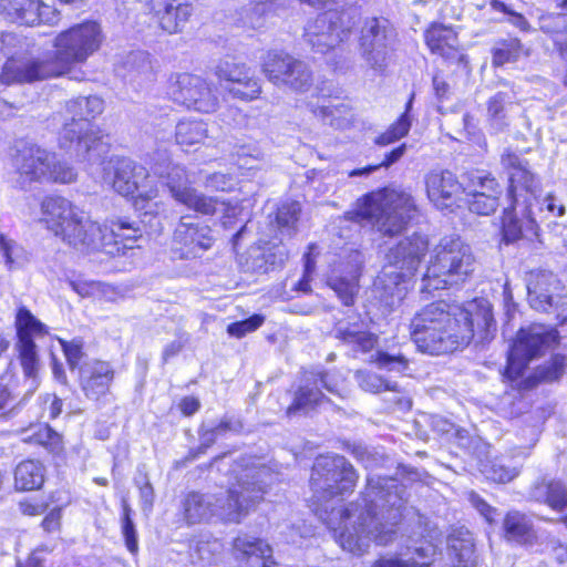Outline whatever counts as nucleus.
I'll return each instance as SVG.
<instances>
[{"mask_svg":"<svg viewBox=\"0 0 567 567\" xmlns=\"http://www.w3.org/2000/svg\"><path fill=\"white\" fill-rule=\"evenodd\" d=\"M297 58L282 50H269L261 58V72L277 87H284Z\"/></svg>","mask_w":567,"mask_h":567,"instance_id":"c9c22d12","label":"nucleus"},{"mask_svg":"<svg viewBox=\"0 0 567 567\" xmlns=\"http://www.w3.org/2000/svg\"><path fill=\"white\" fill-rule=\"evenodd\" d=\"M371 362L380 370L404 375L409 370V360L402 353H391L389 351L378 350L371 355Z\"/></svg>","mask_w":567,"mask_h":567,"instance_id":"09e8293b","label":"nucleus"},{"mask_svg":"<svg viewBox=\"0 0 567 567\" xmlns=\"http://www.w3.org/2000/svg\"><path fill=\"white\" fill-rule=\"evenodd\" d=\"M264 321H265L264 316L252 315L251 317H249L245 320L230 323L227 327V332L231 337L243 338L247 333L257 330L264 323Z\"/></svg>","mask_w":567,"mask_h":567,"instance_id":"e2e57ef3","label":"nucleus"},{"mask_svg":"<svg viewBox=\"0 0 567 567\" xmlns=\"http://www.w3.org/2000/svg\"><path fill=\"white\" fill-rule=\"evenodd\" d=\"M0 11L11 22L28 27L55 25L60 21V12L42 0H0Z\"/></svg>","mask_w":567,"mask_h":567,"instance_id":"412c9836","label":"nucleus"},{"mask_svg":"<svg viewBox=\"0 0 567 567\" xmlns=\"http://www.w3.org/2000/svg\"><path fill=\"white\" fill-rule=\"evenodd\" d=\"M429 199L440 209L451 207L463 193V185L450 171H432L425 176Z\"/></svg>","mask_w":567,"mask_h":567,"instance_id":"c85d7f7f","label":"nucleus"},{"mask_svg":"<svg viewBox=\"0 0 567 567\" xmlns=\"http://www.w3.org/2000/svg\"><path fill=\"white\" fill-rule=\"evenodd\" d=\"M475 257L458 236H447L435 246L421 279V292H432L464 282L474 271Z\"/></svg>","mask_w":567,"mask_h":567,"instance_id":"423d86ee","label":"nucleus"},{"mask_svg":"<svg viewBox=\"0 0 567 567\" xmlns=\"http://www.w3.org/2000/svg\"><path fill=\"white\" fill-rule=\"evenodd\" d=\"M449 546L458 557V561L462 564V567L474 566V544L471 537L463 540L451 538L449 540Z\"/></svg>","mask_w":567,"mask_h":567,"instance_id":"052dcab7","label":"nucleus"},{"mask_svg":"<svg viewBox=\"0 0 567 567\" xmlns=\"http://www.w3.org/2000/svg\"><path fill=\"white\" fill-rule=\"evenodd\" d=\"M153 169L177 203L203 215H214L216 212L225 209V202L205 196L189 185L185 167L167 162L166 164H155Z\"/></svg>","mask_w":567,"mask_h":567,"instance_id":"2eb2a0df","label":"nucleus"},{"mask_svg":"<svg viewBox=\"0 0 567 567\" xmlns=\"http://www.w3.org/2000/svg\"><path fill=\"white\" fill-rule=\"evenodd\" d=\"M102 42L100 25L94 21L75 24L59 33L54 40L58 70L62 73L72 64L84 62Z\"/></svg>","mask_w":567,"mask_h":567,"instance_id":"4468645a","label":"nucleus"},{"mask_svg":"<svg viewBox=\"0 0 567 567\" xmlns=\"http://www.w3.org/2000/svg\"><path fill=\"white\" fill-rule=\"evenodd\" d=\"M364 258L361 251L350 250L332 270L328 278V286L336 292L340 301L349 307L354 303L359 291V278L361 276Z\"/></svg>","mask_w":567,"mask_h":567,"instance_id":"6ab92c4d","label":"nucleus"},{"mask_svg":"<svg viewBox=\"0 0 567 567\" xmlns=\"http://www.w3.org/2000/svg\"><path fill=\"white\" fill-rule=\"evenodd\" d=\"M557 339L558 331L551 327L535 323L522 328L508 352L506 374L511 379L519 378L528 362L544 354Z\"/></svg>","mask_w":567,"mask_h":567,"instance_id":"dca6fc26","label":"nucleus"},{"mask_svg":"<svg viewBox=\"0 0 567 567\" xmlns=\"http://www.w3.org/2000/svg\"><path fill=\"white\" fill-rule=\"evenodd\" d=\"M158 27L168 34L182 32L195 12L194 0H148Z\"/></svg>","mask_w":567,"mask_h":567,"instance_id":"a878e982","label":"nucleus"},{"mask_svg":"<svg viewBox=\"0 0 567 567\" xmlns=\"http://www.w3.org/2000/svg\"><path fill=\"white\" fill-rule=\"evenodd\" d=\"M517 105L507 92H497L487 101V121L495 133L504 132L512 121V113Z\"/></svg>","mask_w":567,"mask_h":567,"instance_id":"e433bc0d","label":"nucleus"},{"mask_svg":"<svg viewBox=\"0 0 567 567\" xmlns=\"http://www.w3.org/2000/svg\"><path fill=\"white\" fill-rule=\"evenodd\" d=\"M117 73L137 87L152 82L155 73L151 54L141 50L130 52L117 68Z\"/></svg>","mask_w":567,"mask_h":567,"instance_id":"72a5a7b5","label":"nucleus"},{"mask_svg":"<svg viewBox=\"0 0 567 567\" xmlns=\"http://www.w3.org/2000/svg\"><path fill=\"white\" fill-rule=\"evenodd\" d=\"M134 484L140 489L142 509L144 512L152 511L155 499V493L147 474L138 470V475L135 476Z\"/></svg>","mask_w":567,"mask_h":567,"instance_id":"680f3d73","label":"nucleus"},{"mask_svg":"<svg viewBox=\"0 0 567 567\" xmlns=\"http://www.w3.org/2000/svg\"><path fill=\"white\" fill-rule=\"evenodd\" d=\"M502 165L509 171L508 196L516 202H518V197L530 200L536 212L538 225L545 223L550 217L556 218L565 214L564 204L554 195L548 194L543 199H539L540 182L529 169L527 161L507 151L502 155Z\"/></svg>","mask_w":567,"mask_h":567,"instance_id":"1a4fd4ad","label":"nucleus"},{"mask_svg":"<svg viewBox=\"0 0 567 567\" xmlns=\"http://www.w3.org/2000/svg\"><path fill=\"white\" fill-rule=\"evenodd\" d=\"M207 123L203 120H182L177 123L175 137L177 144L182 146H193L200 144L207 137Z\"/></svg>","mask_w":567,"mask_h":567,"instance_id":"79ce46f5","label":"nucleus"},{"mask_svg":"<svg viewBox=\"0 0 567 567\" xmlns=\"http://www.w3.org/2000/svg\"><path fill=\"white\" fill-rule=\"evenodd\" d=\"M546 504L558 512H561L567 507V489L564 484L550 481L548 501Z\"/></svg>","mask_w":567,"mask_h":567,"instance_id":"0e129e2a","label":"nucleus"},{"mask_svg":"<svg viewBox=\"0 0 567 567\" xmlns=\"http://www.w3.org/2000/svg\"><path fill=\"white\" fill-rule=\"evenodd\" d=\"M19 388L13 374L4 373L0 377V411L14 406L16 399L22 392Z\"/></svg>","mask_w":567,"mask_h":567,"instance_id":"5fc2aeb1","label":"nucleus"},{"mask_svg":"<svg viewBox=\"0 0 567 567\" xmlns=\"http://www.w3.org/2000/svg\"><path fill=\"white\" fill-rule=\"evenodd\" d=\"M334 337L353 351L369 352L378 343V337L368 331L365 323L358 315L339 320L333 329Z\"/></svg>","mask_w":567,"mask_h":567,"instance_id":"2f4dec72","label":"nucleus"},{"mask_svg":"<svg viewBox=\"0 0 567 567\" xmlns=\"http://www.w3.org/2000/svg\"><path fill=\"white\" fill-rule=\"evenodd\" d=\"M357 381L359 386L371 393H380L382 391H391L399 393V386L396 382H391L382 378L381 375L370 371L357 372Z\"/></svg>","mask_w":567,"mask_h":567,"instance_id":"8fccbe9b","label":"nucleus"},{"mask_svg":"<svg viewBox=\"0 0 567 567\" xmlns=\"http://www.w3.org/2000/svg\"><path fill=\"white\" fill-rule=\"evenodd\" d=\"M416 212L412 196L403 190L383 188L365 195L357 214L383 236L403 233Z\"/></svg>","mask_w":567,"mask_h":567,"instance_id":"0eeeda50","label":"nucleus"},{"mask_svg":"<svg viewBox=\"0 0 567 567\" xmlns=\"http://www.w3.org/2000/svg\"><path fill=\"white\" fill-rule=\"evenodd\" d=\"M414 101V93L410 95L405 104L404 112L400 115V117L389 126V128L375 137L374 143L379 146H388L390 144L395 143L402 137L406 136L410 132L412 121L410 116V112L412 110Z\"/></svg>","mask_w":567,"mask_h":567,"instance_id":"a19ab883","label":"nucleus"},{"mask_svg":"<svg viewBox=\"0 0 567 567\" xmlns=\"http://www.w3.org/2000/svg\"><path fill=\"white\" fill-rule=\"evenodd\" d=\"M104 101L96 96H79L65 104V122L60 132V146L73 151L81 162L102 164L110 152L109 136L91 120L102 114Z\"/></svg>","mask_w":567,"mask_h":567,"instance_id":"20e7f679","label":"nucleus"},{"mask_svg":"<svg viewBox=\"0 0 567 567\" xmlns=\"http://www.w3.org/2000/svg\"><path fill=\"white\" fill-rule=\"evenodd\" d=\"M406 152V144L403 143L398 147L393 148L391 152L386 153L384 159L378 165H368L362 168H355L349 173L350 177H362L369 176L371 173L375 172L380 167H390L394 163H396Z\"/></svg>","mask_w":567,"mask_h":567,"instance_id":"4d7b16f0","label":"nucleus"},{"mask_svg":"<svg viewBox=\"0 0 567 567\" xmlns=\"http://www.w3.org/2000/svg\"><path fill=\"white\" fill-rule=\"evenodd\" d=\"M467 196L468 209L477 215H489L499 205V197L495 194L464 192Z\"/></svg>","mask_w":567,"mask_h":567,"instance_id":"603ef678","label":"nucleus"},{"mask_svg":"<svg viewBox=\"0 0 567 567\" xmlns=\"http://www.w3.org/2000/svg\"><path fill=\"white\" fill-rule=\"evenodd\" d=\"M62 74V70L51 63L33 58L27 53H13L8 58L0 73V81L6 85L31 83Z\"/></svg>","mask_w":567,"mask_h":567,"instance_id":"a211bd4d","label":"nucleus"},{"mask_svg":"<svg viewBox=\"0 0 567 567\" xmlns=\"http://www.w3.org/2000/svg\"><path fill=\"white\" fill-rule=\"evenodd\" d=\"M168 95L175 103L200 113H213L219 104L215 84L189 73L171 78Z\"/></svg>","mask_w":567,"mask_h":567,"instance_id":"f3484780","label":"nucleus"},{"mask_svg":"<svg viewBox=\"0 0 567 567\" xmlns=\"http://www.w3.org/2000/svg\"><path fill=\"white\" fill-rule=\"evenodd\" d=\"M16 328L18 338L16 348L19 352V360L24 374V382L21 386L23 388L24 400L27 396L32 395L40 384L38 377L39 355L33 336L44 334L47 331L45 326L25 307H21L18 310Z\"/></svg>","mask_w":567,"mask_h":567,"instance_id":"f8f14e48","label":"nucleus"},{"mask_svg":"<svg viewBox=\"0 0 567 567\" xmlns=\"http://www.w3.org/2000/svg\"><path fill=\"white\" fill-rule=\"evenodd\" d=\"M529 455L530 447H514L508 455L496 457L484 464L482 473L489 481L506 484L520 474L523 463Z\"/></svg>","mask_w":567,"mask_h":567,"instance_id":"c756f323","label":"nucleus"},{"mask_svg":"<svg viewBox=\"0 0 567 567\" xmlns=\"http://www.w3.org/2000/svg\"><path fill=\"white\" fill-rule=\"evenodd\" d=\"M372 567H429V565L419 563L413 558L403 559L399 556H392L378 559Z\"/></svg>","mask_w":567,"mask_h":567,"instance_id":"774afa93","label":"nucleus"},{"mask_svg":"<svg viewBox=\"0 0 567 567\" xmlns=\"http://www.w3.org/2000/svg\"><path fill=\"white\" fill-rule=\"evenodd\" d=\"M425 42L433 53L440 54L446 60L461 62L464 59V54L457 50V34L450 27L440 23L432 24L425 32Z\"/></svg>","mask_w":567,"mask_h":567,"instance_id":"f704fd0d","label":"nucleus"},{"mask_svg":"<svg viewBox=\"0 0 567 567\" xmlns=\"http://www.w3.org/2000/svg\"><path fill=\"white\" fill-rule=\"evenodd\" d=\"M322 389L342 400L350 398V390L339 373L324 370L305 372L301 384L286 411L287 415L307 414L324 403L332 404L322 393Z\"/></svg>","mask_w":567,"mask_h":567,"instance_id":"9d476101","label":"nucleus"},{"mask_svg":"<svg viewBox=\"0 0 567 567\" xmlns=\"http://www.w3.org/2000/svg\"><path fill=\"white\" fill-rule=\"evenodd\" d=\"M49 159L50 153L39 146L31 145L20 150L13 161L16 187L27 189L32 183L44 181Z\"/></svg>","mask_w":567,"mask_h":567,"instance_id":"cd10ccee","label":"nucleus"},{"mask_svg":"<svg viewBox=\"0 0 567 567\" xmlns=\"http://www.w3.org/2000/svg\"><path fill=\"white\" fill-rule=\"evenodd\" d=\"M75 178L76 172L74 168L66 162L58 161L55 155L50 153L48 174H45L44 181L68 184L74 182Z\"/></svg>","mask_w":567,"mask_h":567,"instance_id":"864d4df0","label":"nucleus"},{"mask_svg":"<svg viewBox=\"0 0 567 567\" xmlns=\"http://www.w3.org/2000/svg\"><path fill=\"white\" fill-rule=\"evenodd\" d=\"M358 474L342 455H320L316 458L310 486L315 502L323 507L321 519L338 538L340 546L362 555L371 542L385 546L394 539V527L401 520L406 489L394 477L369 475L364 492L348 507H331L323 503L353 491Z\"/></svg>","mask_w":567,"mask_h":567,"instance_id":"f257e3e1","label":"nucleus"},{"mask_svg":"<svg viewBox=\"0 0 567 567\" xmlns=\"http://www.w3.org/2000/svg\"><path fill=\"white\" fill-rule=\"evenodd\" d=\"M528 302L537 311H548L561 300V282L551 271L533 270L526 277Z\"/></svg>","mask_w":567,"mask_h":567,"instance_id":"393cba45","label":"nucleus"},{"mask_svg":"<svg viewBox=\"0 0 567 567\" xmlns=\"http://www.w3.org/2000/svg\"><path fill=\"white\" fill-rule=\"evenodd\" d=\"M122 534L128 551L135 555L138 551L137 533L131 517L132 509L125 499L122 503Z\"/></svg>","mask_w":567,"mask_h":567,"instance_id":"6e6d98bb","label":"nucleus"},{"mask_svg":"<svg viewBox=\"0 0 567 567\" xmlns=\"http://www.w3.org/2000/svg\"><path fill=\"white\" fill-rule=\"evenodd\" d=\"M114 375V369L109 362L95 360L84 363L80 368V385L85 398L99 406L105 405Z\"/></svg>","mask_w":567,"mask_h":567,"instance_id":"b1692460","label":"nucleus"},{"mask_svg":"<svg viewBox=\"0 0 567 567\" xmlns=\"http://www.w3.org/2000/svg\"><path fill=\"white\" fill-rule=\"evenodd\" d=\"M396 32L383 17L367 18L359 37V50L365 64L377 73H383L394 50Z\"/></svg>","mask_w":567,"mask_h":567,"instance_id":"ddd939ff","label":"nucleus"},{"mask_svg":"<svg viewBox=\"0 0 567 567\" xmlns=\"http://www.w3.org/2000/svg\"><path fill=\"white\" fill-rule=\"evenodd\" d=\"M42 220L55 236H60L73 219L81 217L82 209L61 196H48L41 203Z\"/></svg>","mask_w":567,"mask_h":567,"instance_id":"7c9ffc66","label":"nucleus"},{"mask_svg":"<svg viewBox=\"0 0 567 567\" xmlns=\"http://www.w3.org/2000/svg\"><path fill=\"white\" fill-rule=\"evenodd\" d=\"M44 465L37 460H24L14 470V486L19 491L39 489L44 482Z\"/></svg>","mask_w":567,"mask_h":567,"instance_id":"ea45409f","label":"nucleus"},{"mask_svg":"<svg viewBox=\"0 0 567 567\" xmlns=\"http://www.w3.org/2000/svg\"><path fill=\"white\" fill-rule=\"evenodd\" d=\"M427 250V238L419 234L405 237L389 248L385 264L374 282L377 297L386 309L393 310L405 298L408 282Z\"/></svg>","mask_w":567,"mask_h":567,"instance_id":"39448f33","label":"nucleus"},{"mask_svg":"<svg viewBox=\"0 0 567 567\" xmlns=\"http://www.w3.org/2000/svg\"><path fill=\"white\" fill-rule=\"evenodd\" d=\"M235 179L229 174L214 173L207 176L205 187L216 192H229L235 187Z\"/></svg>","mask_w":567,"mask_h":567,"instance_id":"69168bd1","label":"nucleus"},{"mask_svg":"<svg viewBox=\"0 0 567 567\" xmlns=\"http://www.w3.org/2000/svg\"><path fill=\"white\" fill-rule=\"evenodd\" d=\"M288 259V252L285 246L276 245L267 248L266 262L269 271L281 268Z\"/></svg>","mask_w":567,"mask_h":567,"instance_id":"338daca9","label":"nucleus"},{"mask_svg":"<svg viewBox=\"0 0 567 567\" xmlns=\"http://www.w3.org/2000/svg\"><path fill=\"white\" fill-rule=\"evenodd\" d=\"M565 370V357L555 354L550 361L536 370V378L542 382H554L560 379Z\"/></svg>","mask_w":567,"mask_h":567,"instance_id":"13d9d810","label":"nucleus"},{"mask_svg":"<svg viewBox=\"0 0 567 567\" xmlns=\"http://www.w3.org/2000/svg\"><path fill=\"white\" fill-rule=\"evenodd\" d=\"M523 53V44L517 38L499 39L492 49L493 64L503 66L507 63H514Z\"/></svg>","mask_w":567,"mask_h":567,"instance_id":"37998d69","label":"nucleus"},{"mask_svg":"<svg viewBox=\"0 0 567 567\" xmlns=\"http://www.w3.org/2000/svg\"><path fill=\"white\" fill-rule=\"evenodd\" d=\"M58 340L62 347L69 368L72 371H74L75 369L80 370V368L82 367L80 365V362L84 355L83 341L81 339H73L71 341H65L63 339Z\"/></svg>","mask_w":567,"mask_h":567,"instance_id":"bf43d9fd","label":"nucleus"},{"mask_svg":"<svg viewBox=\"0 0 567 567\" xmlns=\"http://www.w3.org/2000/svg\"><path fill=\"white\" fill-rule=\"evenodd\" d=\"M506 537L515 542H526L532 532L528 518L519 512H509L504 519Z\"/></svg>","mask_w":567,"mask_h":567,"instance_id":"de8ad7c7","label":"nucleus"},{"mask_svg":"<svg viewBox=\"0 0 567 567\" xmlns=\"http://www.w3.org/2000/svg\"><path fill=\"white\" fill-rule=\"evenodd\" d=\"M233 472L236 482L225 495L193 492L186 496L184 513L189 524L206 522L213 516L225 522L239 523L262 499L268 485L267 478L270 476L267 468L247 466Z\"/></svg>","mask_w":567,"mask_h":567,"instance_id":"7ed1b4c3","label":"nucleus"},{"mask_svg":"<svg viewBox=\"0 0 567 567\" xmlns=\"http://www.w3.org/2000/svg\"><path fill=\"white\" fill-rule=\"evenodd\" d=\"M215 74L220 81L233 84L228 92L237 99L252 101L261 93L259 80L254 78L250 68L235 58L227 56L218 62Z\"/></svg>","mask_w":567,"mask_h":567,"instance_id":"aec40b11","label":"nucleus"},{"mask_svg":"<svg viewBox=\"0 0 567 567\" xmlns=\"http://www.w3.org/2000/svg\"><path fill=\"white\" fill-rule=\"evenodd\" d=\"M359 20L355 9L329 10L307 23L303 38L315 52L324 54L347 40Z\"/></svg>","mask_w":567,"mask_h":567,"instance_id":"9b49d317","label":"nucleus"},{"mask_svg":"<svg viewBox=\"0 0 567 567\" xmlns=\"http://www.w3.org/2000/svg\"><path fill=\"white\" fill-rule=\"evenodd\" d=\"M513 206L504 209L502 221L503 237L506 243H514L523 237L532 239L538 235V224L533 203L518 197L511 198Z\"/></svg>","mask_w":567,"mask_h":567,"instance_id":"5701e85b","label":"nucleus"},{"mask_svg":"<svg viewBox=\"0 0 567 567\" xmlns=\"http://www.w3.org/2000/svg\"><path fill=\"white\" fill-rule=\"evenodd\" d=\"M104 182L123 196L138 192L134 206L144 215H157L162 204L156 202L158 188L151 184L148 171L127 157H112L104 167Z\"/></svg>","mask_w":567,"mask_h":567,"instance_id":"6e6552de","label":"nucleus"},{"mask_svg":"<svg viewBox=\"0 0 567 567\" xmlns=\"http://www.w3.org/2000/svg\"><path fill=\"white\" fill-rule=\"evenodd\" d=\"M174 246L181 252V258H196L213 246L212 229L199 223H189L187 217H182L177 224L174 237Z\"/></svg>","mask_w":567,"mask_h":567,"instance_id":"bb28decb","label":"nucleus"},{"mask_svg":"<svg viewBox=\"0 0 567 567\" xmlns=\"http://www.w3.org/2000/svg\"><path fill=\"white\" fill-rule=\"evenodd\" d=\"M411 337L421 352L440 355L491 341L496 332L492 305L477 298L464 306L436 301L417 311L410 323Z\"/></svg>","mask_w":567,"mask_h":567,"instance_id":"f03ea898","label":"nucleus"},{"mask_svg":"<svg viewBox=\"0 0 567 567\" xmlns=\"http://www.w3.org/2000/svg\"><path fill=\"white\" fill-rule=\"evenodd\" d=\"M300 213L301 206L298 202H285L278 207L276 221L281 233L291 235L295 231Z\"/></svg>","mask_w":567,"mask_h":567,"instance_id":"3c124183","label":"nucleus"},{"mask_svg":"<svg viewBox=\"0 0 567 567\" xmlns=\"http://www.w3.org/2000/svg\"><path fill=\"white\" fill-rule=\"evenodd\" d=\"M64 243L81 251H93L102 249L106 254L113 255L114 250L109 249L110 243H106V226L102 227L83 212L81 217L73 219L64 233L61 235Z\"/></svg>","mask_w":567,"mask_h":567,"instance_id":"4be33fe9","label":"nucleus"},{"mask_svg":"<svg viewBox=\"0 0 567 567\" xmlns=\"http://www.w3.org/2000/svg\"><path fill=\"white\" fill-rule=\"evenodd\" d=\"M463 192L495 194L499 197L502 187L489 173L474 171L467 174V183L463 187Z\"/></svg>","mask_w":567,"mask_h":567,"instance_id":"49530a36","label":"nucleus"},{"mask_svg":"<svg viewBox=\"0 0 567 567\" xmlns=\"http://www.w3.org/2000/svg\"><path fill=\"white\" fill-rule=\"evenodd\" d=\"M30 434L23 441L42 445L52 453H59L62 450V437L48 424H38L29 430Z\"/></svg>","mask_w":567,"mask_h":567,"instance_id":"c03bdc74","label":"nucleus"},{"mask_svg":"<svg viewBox=\"0 0 567 567\" xmlns=\"http://www.w3.org/2000/svg\"><path fill=\"white\" fill-rule=\"evenodd\" d=\"M292 73L288 76L284 87L297 93H305L310 90L313 84V72L309 64L297 59L295 66L290 70Z\"/></svg>","mask_w":567,"mask_h":567,"instance_id":"a18cd8bd","label":"nucleus"},{"mask_svg":"<svg viewBox=\"0 0 567 567\" xmlns=\"http://www.w3.org/2000/svg\"><path fill=\"white\" fill-rule=\"evenodd\" d=\"M237 560L247 561L250 567H278L272 559L270 546L260 538L248 534L238 535L233 543Z\"/></svg>","mask_w":567,"mask_h":567,"instance_id":"473e14b6","label":"nucleus"},{"mask_svg":"<svg viewBox=\"0 0 567 567\" xmlns=\"http://www.w3.org/2000/svg\"><path fill=\"white\" fill-rule=\"evenodd\" d=\"M307 109L324 124H328L336 128H342L348 121L347 115L349 114L348 105L343 103H332L322 94L317 103L308 102Z\"/></svg>","mask_w":567,"mask_h":567,"instance_id":"58836bf2","label":"nucleus"},{"mask_svg":"<svg viewBox=\"0 0 567 567\" xmlns=\"http://www.w3.org/2000/svg\"><path fill=\"white\" fill-rule=\"evenodd\" d=\"M106 243H110L107 248L117 254L124 248L132 249L133 244L142 236V229L135 221L118 218L111 220L110 227L106 226Z\"/></svg>","mask_w":567,"mask_h":567,"instance_id":"4c0bfd02","label":"nucleus"}]
</instances>
